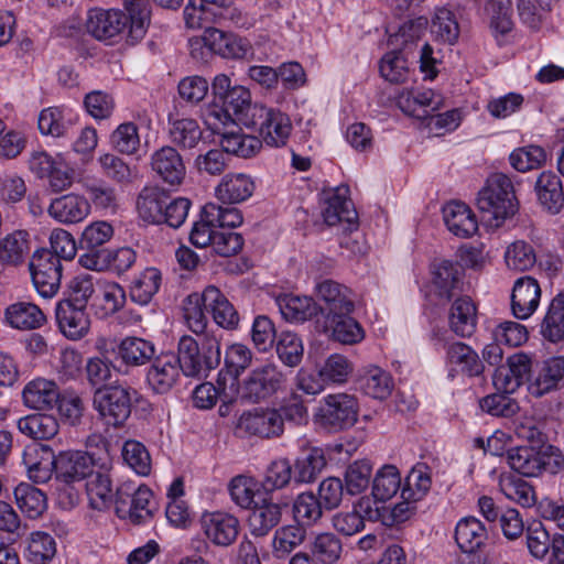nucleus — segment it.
Listing matches in <instances>:
<instances>
[{
  "instance_id": "64",
  "label": "nucleus",
  "mask_w": 564,
  "mask_h": 564,
  "mask_svg": "<svg viewBox=\"0 0 564 564\" xmlns=\"http://www.w3.org/2000/svg\"><path fill=\"white\" fill-rule=\"evenodd\" d=\"M425 465L414 467L405 479V486L401 490V497L406 501L421 500L431 488V477L426 473Z\"/></svg>"
},
{
  "instance_id": "30",
  "label": "nucleus",
  "mask_w": 564,
  "mask_h": 564,
  "mask_svg": "<svg viewBox=\"0 0 564 564\" xmlns=\"http://www.w3.org/2000/svg\"><path fill=\"white\" fill-rule=\"evenodd\" d=\"M253 354L242 344H232L227 347L224 357V369L217 378L218 388L225 390L226 376L231 378V386L237 384L239 376L251 365Z\"/></svg>"
},
{
  "instance_id": "32",
  "label": "nucleus",
  "mask_w": 564,
  "mask_h": 564,
  "mask_svg": "<svg viewBox=\"0 0 564 564\" xmlns=\"http://www.w3.org/2000/svg\"><path fill=\"white\" fill-rule=\"evenodd\" d=\"M275 302L283 318L291 323H304L319 313V306L308 296L283 294Z\"/></svg>"
},
{
  "instance_id": "21",
  "label": "nucleus",
  "mask_w": 564,
  "mask_h": 564,
  "mask_svg": "<svg viewBox=\"0 0 564 564\" xmlns=\"http://www.w3.org/2000/svg\"><path fill=\"white\" fill-rule=\"evenodd\" d=\"M206 536L216 545L228 546L232 544L239 533V520L232 514L214 512L205 514L202 520Z\"/></svg>"
},
{
  "instance_id": "18",
  "label": "nucleus",
  "mask_w": 564,
  "mask_h": 564,
  "mask_svg": "<svg viewBox=\"0 0 564 564\" xmlns=\"http://www.w3.org/2000/svg\"><path fill=\"white\" fill-rule=\"evenodd\" d=\"M181 368L174 354H161L151 360L147 382L155 393L169 392L180 378Z\"/></svg>"
},
{
  "instance_id": "53",
  "label": "nucleus",
  "mask_w": 564,
  "mask_h": 564,
  "mask_svg": "<svg viewBox=\"0 0 564 564\" xmlns=\"http://www.w3.org/2000/svg\"><path fill=\"white\" fill-rule=\"evenodd\" d=\"M372 465L368 459H358L348 465L345 471V490L350 496L360 495L370 484Z\"/></svg>"
},
{
  "instance_id": "35",
  "label": "nucleus",
  "mask_w": 564,
  "mask_h": 564,
  "mask_svg": "<svg viewBox=\"0 0 564 564\" xmlns=\"http://www.w3.org/2000/svg\"><path fill=\"white\" fill-rule=\"evenodd\" d=\"M23 403L34 410L53 409L59 400L58 387L45 379L29 382L22 392Z\"/></svg>"
},
{
  "instance_id": "46",
  "label": "nucleus",
  "mask_w": 564,
  "mask_h": 564,
  "mask_svg": "<svg viewBox=\"0 0 564 564\" xmlns=\"http://www.w3.org/2000/svg\"><path fill=\"white\" fill-rule=\"evenodd\" d=\"M86 490L93 509L105 510L112 505L111 479L107 473L94 469L93 476H88Z\"/></svg>"
},
{
  "instance_id": "57",
  "label": "nucleus",
  "mask_w": 564,
  "mask_h": 564,
  "mask_svg": "<svg viewBox=\"0 0 564 564\" xmlns=\"http://www.w3.org/2000/svg\"><path fill=\"white\" fill-rule=\"evenodd\" d=\"M56 553L54 538L45 532H34L29 540L25 556L33 564H47Z\"/></svg>"
},
{
  "instance_id": "45",
  "label": "nucleus",
  "mask_w": 564,
  "mask_h": 564,
  "mask_svg": "<svg viewBox=\"0 0 564 564\" xmlns=\"http://www.w3.org/2000/svg\"><path fill=\"white\" fill-rule=\"evenodd\" d=\"M14 498L20 510L31 519L42 516L47 507L45 494L28 482L15 487Z\"/></svg>"
},
{
  "instance_id": "27",
  "label": "nucleus",
  "mask_w": 564,
  "mask_h": 564,
  "mask_svg": "<svg viewBox=\"0 0 564 564\" xmlns=\"http://www.w3.org/2000/svg\"><path fill=\"white\" fill-rule=\"evenodd\" d=\"M357 384L366 395L377 400L389 398L394 388L392 376L375 365L362 367L358 371Z\"/></svg>"
},
{
  "instance_id": "44",
  "label": "nucleus",
  "mask_w": 564,
  "mask_h": 564,
  "mask_svg": "<svg viewBox=\"0 0 564 564\" xmlns=\"http://www.w3.org/2000/svg\"><path fill=\"white\" fill-rule=\"evenodd\" d=\"M446 356L452 365L458 366L460 371L470 376H480L485 366L479 356L468 345L456 341L447 346Z\"/></svg>"
},
{
  "instance_id": "26",
  "label": "nucleus",
  "mask_w": 564,
  "mask_h": 564,
  "mask_svg": "<svg viewBox=\"0 0 564 564\" xmlns=\"http://www.w3.org/2000/svg\"><path fill=\"white\" fill-rule=\"evenodd\" d=\"M205 308L214 322L225 329H235L239 324V314L227 296L215 285L205 288Z\"/></svg>"
},
{
  "instance_id": "48",
  "label": "nucleus",
  "mask_w": 564,
  "mask_h": 564,
  "mask_svg": "<svg viewBox=\"0 0 564 564\" xmlns=\"http://www.w3.org/2000/svg\"><path fill=\"white\" fill-rule=\"evenodd\" d=\"M542 336L551 343L564 339V294L555 296L541 324Z\"/></svg>"
},
{
  "instance_id": "28",
  "label": "nucleus",
  "mask_w": 564,
  "mask_h": 564,
  "mask_svg": "<svg viewBox=\"0 0 564 564\" xmlns=\"http://www.w3.org/2000/svg\"><path fill=\"white\" fill-rule=\"evenodd\" d=\"M352 313H343L325 316L323 330L333 340L344 345H355L365 337L361 325L351 316Z\"/></svg>"
},
{
  "instance_id": "36",
  "label": "nucleus",
  "mask_w": 564,
  "mask_h": 564,
  "mask_svg": "<svg viewBox=\"0 0 564 564\" xmlns=\"http://www.w3.org/2000/svg\"><path fill=\"white\" fill-rule=\"evenodd\" d=\"M117 356L127 367H141L155 357V346L140 337H126L118 345Z\"/></svg>"
},
{
  "instance_id": "38",
  "label": "nucleus",
  "mask_w": 564,
  "mask_h": 564,
  "mask_svg": "<svg viewBox=\"0 0 564 564\" xmlns=\"http://www.w3.org/2000/svg\"><path fill=\"white\" fill-rule=\"evenodd\" d=\"M254 182L243 173L226 175L216 188L217 197L229 204L241 203L254 192Z\"/></svg>"
},
{
  "instance_id": "23",
  "label": "nucleus",
  "mask_w": 564,
  "mask_h": 564,
  "mask_svg": "<svg viewBox=\"0 0 564 564\" xmlns=\"http://www.w3.org/2000/svg\"><path fill=\"white\" fill-rule=\"evenodd\" d=\"M55 315L61 332L69 339H80L89 330L90 319L86 313V307L59 301Z\"/></svg>"
},
{
  "instance_id": "41",
  "label": "nucleus",
  "mask_w": 564,
  "mask_h": 564,
  "mask_svg": "<svg viewBox=\"0 0 564 564\" xmlns=\"http://www.w3.org/2000/svg\"><path fill=\"white\" fill-rule=\"evenodd\" d=\"M451 329L460 337H469L476 328V306L469 297H458L449 312Z\"/></svg>"
},
{
  "instance_id": "61",
  "label": "nucleus",
  "mask_w": 564,
  "mask_h": 564,
  "mask_svg": "<svg viewBox=\"0 0 564 564\" xmlns=\"http://www.w3.org/2000/svg\"><path fill=\"white\" fill-rule=\"evenodd\" d=\"M275 349L280 360L289 367H295L302 361L304 347L295 333L282 332L278 336Z\"/></svg>"
},
{
  "instance_id": "13",
  "label": "nucleus",
  "mask_w": 564,
  "mask_h": 564,
  "mask_svg": "<svg viewBox=\"0 0 564 564\" xmlns=\"http://www.w3.org/2000/svg\"><path fill=\"white\" fill-rule=\"evenodd\" d=\"M55 480L72 485L93 476L97 462L88 452L63 451L54 457Z\"/></svg>"
},
{
  "instance_id": "4",
  "label": "nucleus",
  "mask_w": 564,
  "mask_h": 564,
  "mask_svg": "<svg viewBox=\"0 0 564 564\" xmlns=\"http://www.w3.org/2000/svg\"><path fill=\"white\" fill-rule=\"evenodd\" d=\"M425 17L410 20L399 26L398 32L389 36V44L394 50L387 53L380 62L379 70L381 76L393 84L404 83L409 75V67L403 52L417 40L422 31L427 26Z\"/></svg>"
},
{
  "instance_id": "19",
  "label": "nucleus",
  "mask_w": 564,
  "mask_h": 564,
  "mask_svg": "<svg viewBox=\"0 0 564 564\" xmlns=\"http://www.w3.org/2000/svg\"><path fill=\"white\" fill-rule=\"evenodd\" d=\"M541 289L536 280L531 276L518 279L511 294V310L519 319L529 318L538 308Z\"/></svg>"
},
{
  "instance_id": "12",
  "label": "nucleus",
  "mask_w": 564,
  "mask_h": 564,
  "mask_svg": "<svg viewBox=\"0 0 564 564\" xmlns=\"http://www.w3.org/2000/svg\"><path fill=\"white\" fill-rule=\"evenodd\" d=\"M33 285L44 299L53 297L59 290L62 279V262L51 250L36 251L30 262Z\"/></svg>"
},
{
  "instance_id": "15",
  "label": "nucleus",
  "mask_w": 564,
  "mask_h": 564,
  "mask_svg": "<svg viewBox=\"0 0 564 564\" xmlns=\"http://www.w3.org/2000/svg\"><path fill=\"white\" fill-rule=\"evenodd\" d=\"M238 429L249 435L276 437L283 433L284 419L275 409H256L242 413L238 421Z\"/></svg>"
},
{
  "instance_id": "37",
  "label": "nucleus",
  "mask_w": 564,
  "mask_h": 564,
  "mask_svg": "<svg viewBox=\"0 0 564 564\" xmlns=\"http://www.w3.org/2000/svg\"><path fill=\"white\" fill-rule=\"evenodd\" d=\"M167 193L159 186H147L138 195L137 210L139 217L149 224H162Z\"/></svg>"
},
{
  "instance_id": "7",
  "label": "nucleus",
  "mask_w": 564,
  "mask_h": 564,
  "mask_svg": "<svg viewBox=\"0 0 564 564\" xmlns=\"http://www.w3.org/2000/svg\"><path fill=\"white\" fill-rule=\"evenodd\" d=\"M243 121L245 127L258 132L270 147L285 145L292 131L291 120L285 113L263 105H256Z\"/></svg>"
},
{
  "instance_id": "39",
  "label": "nucleus",
  "mask_w": 564,
  "mask_h": 564,
  "mask_svg": "<svg viewBox=\"0 0 564 564\" xmlns=\"http://www.w3.org/2000/svg\"><path fill=\"white\" fill-rule=\"evenodd\" d=\"M19 432L32 440H51L59 430L58 421L54 415L34 413L20 417L17 421Z\"/></svg>"
},
{
  "instance_id": "47",
  "label": "nucleus",
  "mask_w": 564,
  "mask_h": 564,
  "mask_svg": "<svg viewBox=\"0 0 564 564\" xmlns=\"http://www.w3.org/2000/svg\"><path fill=\"white\" fill-rule=\"evenodd\" d=\"M431 34L435 42L455 44L459 36V24L455 14L445 8L437 9L431 21Z\"/></svg>"
},
{
  "instance_id": "42",
  "label": "nucleus",
  "mask_w": 564,
  "mask_h": 564,
  "mask_svg": "<svg viewBox=\"0 0 564 564\" xmlns=\"http://www.w3.org/2000/svg\"><path fill=\"white\" fill-rule=\"evenodd\" d=\"M169 135L173 144L182 150H192L197 147L203 137L198 122L192 118L169 120Z\"/></svg>"
},
{
  "instance_id": "43",
  "label": "nucleus",
  "mask_w": 564,
  "mask_h": 564,
  "mask_svg": "<svg viewBox=\"0 0 564 564\" xmlns=\"http://www.w3.org/2000/svg\"><path fill=\"white\" fill-rule=\"evenodd\" d=\"M30 235L25 230H15L0 240V261L19 265L30 253Z\"/></svg>"
},
{
  "instance_id": "5",
  "label": "nucleus",
  "mask_w": 564,
  "mask_h": 564,
  "mask_svg": "<svg viewBox=\"0 0 564 564\" xmlns=\"http://www.w3.org/2000/svg\"><path fill=\"white\" fill-rule=\"evenodd\" d=\"M210 87L214 106L219 107L212 115L223 122L237 120L245 126V116H249L257 105L251 104L249 89L239 85L231 86L230 78L225 74L215 76Z\"/></svg>"
},
{
  "instance_id": "2",
  "label": "nucleus",
  "mask_w": 564,
  "mask_h": 564,
  "mask_svg": "<svg viewBox=\"0 0 564 564\" xmlns=\"http://www.w3.org/2000/svg\"><path fill=\"white\" fill-rule=\"evenodd\" d=\"M220 340L214 334L184 335L177 344L178 367L185 377L206 379L221 360Z\"/></svg>"
},
{
  "instance_id": "11",
  "label": "nucleus",
  "mask_w": 564,
  "mask_h": 564,
  "mask_svg": "<svg viewBox=\"0 0 564 564\" xmlns=\"http://www.w3.org/2000/svg\"><path fill=\"white\" fill-rule=\"evenodd\" d=\"M316 416L319 424L328 430L348 429L357 422V399L347 393L328 394L321 401Z\"/></svg>"
},
{
  "instance_id": "1",
  "label": "nucleus",
  "mask_w": 564,
  "mask_h": 564,
  "mask_svg": "<svg viewBox=\"0 0 564 564\" xmlns=\"http://www.w3.org/2000/svg\"><path fill=\"white\" fill-rule=\"evenodd\" d=\"M128 14L120 10L94 9L88 12L86 30L98 41L111 42L129 25L128 36L132 43L143 39L150 23V7L147 0H124Z\"/></svg>"
},
{
  "instance_id": "3",
  "label": "nucleus",
  "mask_w": 564,
  "mask_h": 564,
  "mask_svg": "<svg viewBox=\"0 0 564 564\" xmlns=\"http://www.w3.org/2000/svg\"><path fill=\"white\" fill-rule=\"evenodd\" d=\"M476 205L491 226H501L519 208L511 180L502 173L491 174L478 192Z\"/></svg>"
},
{
  "instance_id": "17",
  "label": "nucleus",
  "mask_w": 564,
  "mask_h": 564,
  "mask_svg": "<svg viewBox=\"0 0 564 564\" xmlns=\"http://www.w3.org/2000/svg\"><path fill=\"white\" fill-rule=\"evenodd\" d=\"M151 169L170 186H178L185 178L184 161L174 147L164 145L151 155Z\"/></svg>"
},
{
  "instance_id": "40",
  "label": "nucleus",
  "mask_w": 564,
  "mask_h": 564,
  "mask_svg": "<svg viewBox=\"0 0 564 564\" xmlns=\"http://www.w3.org/2000/svg\"><path fill=\"white\" fill-rule=\"evenodd\" d=\"M6 319L13 328L29 330L41 327L46 317L37 305L19 302L6 310Z\"/></svg>"
},
{
  "instance_id": "62",
  "label": "nucleus",
  "mask_w": 564,
  "mask_h": 564,
  "mask_svg": "<svg viewBox=\"0 0 564 564\" xmlns=\"http://www.w3.org/2000/svg\"><path fill=\"white\" fill-rule=\"evenodd\" d=\"M110 144L121 154H134L140 148V135L134 122L119 124L110 135Z\"/></svg>"
},
{
  "instance_id": "29",
  "label": "nucleus",
  "mask_w": 564,
  "mask_h": 564,
  "mask_svg": "<svg viewBox=\"0 0 564 564\" xmlns=\"http://www.w3.org/2000/svg\"><path fill=\"white\" fill-rule=\"evenodd\" d=\"M288 507L286 502H274L272 499H263L253 508L249 516L250 533L253 536H264L282 520V511Z\"/></svg>"
},
{
  "instance_id": "24",
  "label": "nucleus",
  "mask_w": 564,
  "mask_h": 564,
  "mask_svg": "<svg viewBox=\"0 0 564 564\" xmlns=\"http://www.w3.org/2000/svg\"><path fill=\"white\" fill-rule=\"evenodd\" d=\"M538 202L550 215H557L564 207L563 184L555 173L542 172L534 185Z\"/></svg>"
},
{
  "instance_id": "55",
  "label": "nucleus",
  "mask_w": 564,
  "mask_h": 564,
  "mask_svg": "<svg viewBox=\"0 0 564 564\" xmlns=\"http://www.w3.org/2000/svg\"><path fill=\"white\" fill-rule=\"evenodd\" d=\"M205 290L199 293H192L184 300V318L189 329L198 335L206 334L204 330L207 325L206 308H205Z\"/></svg>"
},
{
  "instance_id": "16",
  "label": "nucleus",
  "mask_w": 564,
  "mask_h": 564,
  "mask_svg": "<svg viewBox=\"0 0 564 564\" xmlns=\"http://www.w3.org/2000/svg\"><path fill=\"white\" fill-rule=\"evenodd\" d=\"M317 296L323 302L319 313L332 316L355 311V296L350 289L333 280H325L317 284Z\"/></svg>"
},
{
  "instance_id": "58",
  "label": "nucleus",
  "mask_w": 564,
  "mask_h": 564,
  "mask_svg": "<svg viewBox=\"0 0 564 564\" xmlns=\"http://www.w3.org/2000/svg\"><path fill=\"white\" fill-rule=\"evenodd\" d=\"M306 531L300 524L285 525L274 533L272 546L276 557H284L294 549L301 545L305 539Z\"/></svg>"
},
{
  "instance_id": "14",
  "label": "nucleus",
  "mask_w": 564,
  "mask_h": 564,
  "mask_svg": "<svg viewBox=\"0 0 564 564\" xmlns=\"http://www.w3.org/2000/svg\"><path fill=\"white\" fill-rule=\"evenodd\" d=\"M348 187L339 186L334 191H324L323 199L325 207L323 217L328 226L346 224L345 231H352L357 228L358 215L352 202L347 198Z\"/></svg>"
},
{
  "instance_id": "50",
  "label": "nucleus",
  "mask_w": 564,
  "mask_h": 564,
  "mask_svg": "<svg viewBox=\"0 0 564 564\" xmlns=\"http://www.w3.org/2000/svg\"><path fill=\"white\" fill-rule=\"evenodd\" d=\"M401 476L394 465L382 466L372 480V496L377 501H388L400 489Z\"/></svg>"
},
{
  "instance_id": "52",
  "label": "nucleus",
  "mask_w": 564,
  "mask_h": 564,
  "mask_svg": "<svg viewBox=\"0 0 564 564\" xmlns=\"http://www.w3.org/2000/svg\"><path fill=\"white\" fill-rule=\"evenodd\" d=\"M161 281L162 275L156 268H147L131 285V300L141 305L148 304L159 291Z\"/></svg>"
},
{
  "instance_id": "22",
  "label": "nucleus",
  "mask_w": 564,
  "mask_h": 564,
  "mask_svg": "<svg viewBox=\"0 0 564 564\" xmlns=\"http://www.w3.org/2000/svg\"><path fill=\"white\" fill-rule=\"evenodd\" d=\"M53 449L45 444L28 447L22 455L29 478L34 482L44 484L55 476Z\"/></svg>"
},
{
  "instance_id": "54",
  "label": "nucleus",
  "mask_w": 564,
  "mask_h": 564,
  "mask_svg": "<svg viewBox=\"0 0 564 564\" xmlns=\"http://www.w3.org/2000/svg\"><path fill=\"white\" fill-rule=\"evenodd\" d=\"M314 560L322 564L336 563L341 554L340 539L330 532L319 533L314 538L311 546Z\"/></svg>"
},
{
  "instance_id": "31",
  "label": "nucleus",
  "mask_w": 564,
  "mask_h": 564,
  "mask_svg": "<svg viewBox=\"0 0 564 564\" xmlns=\"http://www.w3.org/2000/svg\"><path fill=\"white\" fill-rule=\"evenodd\" d=\"M487 539L488 531L485 524L476 517H465L457 522L455 541L464 553H475L485 545Z\"/></svg>"
},
{
  "instance_id": "34",
  "label": "nucleus",
  "mask_w": 564,
  "mask_h": 564,
  "mask_svg": "<svg viewBox=\"0 0 564 564\" xmlns=\"http://www.w3.org/2000/svg\"><path fill=\"white\" fill-rule=\"evenodd\" d=\"M462 268L449 260L433 264V284L436 295L449 301L460 291Z\"/></svg>"
},
{
  "instance_id": "9",
  "label": "nucleus",
  "mask_w": 564,
  "mask_h": 564,
  "mask_svg": "<svg viewBox=\"0 0 564 564\" xmlns=\"http://www.w3.org/2000/svg\"><path fill=\"white\" fill-rule=\"evenodd\" d=\"M284 373L274 364H264L252 369L240 384L241 398L258 403L268 400L285 384Z\"/></svg>"
},
{
  "instance_id": "59",
  "label": "nucleus",
  "mask_w": 564,
  "mask_h": 564,
  "mask_svg": "<svg viewBox=\"0 0 564 564\" xmlns=\"http://www.w3.org/2000/svg\"><path fill=\"white\" fill-rule=\"evenodd\" d=\"M221 149L229 156L236 154L242 158H249L256 154L262 147V141L257 137H250L239 133H224L221 137Z\"/></svg>"
},
{
  "instance_id": "25",
  "label": "nucleus",
  "mask_w": 564,
  "mask_h": 564,
  "mask_svg": "<svg viewBox=\"0 0 564 564\" xmlns=\"http://www.w3.org/2000/svg\"><path fill=\"white\" fill-rule=\"evenodd\" d=\"M47 212L58 223L70 225L83 221L89 215L90 205L80 195L67 194L53 199Z\"/></svg>"
},
{
  "instance_id": "63",
  "label": "nucleus",
  "mask_w": 564,
  "mask_h": 564,
  "mask_svg": "<svg viewBox=\"0 0 564 564\" xmlns=\"http://www.w3.org/2000/svg\"><path fill=\"white\" fill-rule=\"evenodd\" d=\"M293 475V466L286 458L273 460L267 468L261 486L265 492L286 487Z\"/></svg>"
},
{
  "instance_id": "60",
  "label": "nucleus",
  "mask_w": 564,
  "mask_h": 564,
  "mask_svg": "<svg viewBox=\"0 0 564 564\" xmlns=\"http://www.w3.org/2000/svg\"><path fill=\"white\" fill-rule=\"evenodd\" d=\"M37 124L42 134L61 138L67 133L72 120L65 117L61 108L50 107L40 112Z\"/></svg>"
},
{
  "instance_id": "10",
  "label": "nucleus",
  "mask_w": 564,
  "mask_h": 564,
  "mask_svg": "<svg viewBox=\"0 0 564 564\" xmlns=\"http://www.w3.org/2000/svg\"><path fill=\"white\" fill-rule=\"evenodd\" d=\"M134 390L122 386L97 388L94 393V408L112 426H121L131 414V394Z\"/></svg>"
},
{
  "instance_id": "20",
  "label": "nucleus",
  "mask_w": 564,
  "mask_h": 564,
  "mask_svg": "<svg viewBox=\"0 0 564 564\" xmlns=\"http://www.w3.org/2000/svg\"><path fill=\"white\" fill-rule=\"evenodd\" d=\"M564 387V357H552L536 366L535 376L529 390L535 397H542Z\"/></svg>"
},
{
  "instance_id": "8",
  "label": "nucleus",
  "mask_w": 564,
  "mask_h": 564,
  "mask_svg": "<svg viewBox=\"0 0 564 564\" xmlns=\"http://www.w3.org/2000/svg\"><path fill=\"white\" fill-rule=\"evenodd\" d=\"M112 236L113 228L107 221H95L87 226L78 242L79 264L88 270L104 271L108 250L104 245Z\"/></svg>"
},
{
  "instance_id": "6",
  "label": "nucleus",
  "mask_w": 564,
  "mask_h": 564,
  "mask_svg": "<svg viewBox=\"0 0 564 564\" xmlns=\"http://www.w3.org/2000/svg\"><path fill=\"white\" fill-rule=\"evenodd\" d=\"M510 467L527 477H536L546 471L557 474L564 468V456L555 446L543 448L518 446L507 453Z\"/></svg>"
},
{
  "instance_id": "56",
  "label": "nucleus",
  "mask_w": 564,
  "mask_h": 564,
  "mask_svg": "<svg viewBox=\"0 0 564 564\" xmlns=\"http://www.w3.org/2000/svg\"><path fill=\"white\" fill-rule=\"evenodd\" d=\"M485 12L489 19L492 31L506 34L512 30V2L511 0H488Z\"/></svg>"
},
{
  "instance_id": "49",
  "label": "nucleus",
  "mask_w": 564,
  "mask_h": 564,
  "mask_svg": "<svg viewBox=\"0 0 564 564\" xmlns=\"http://www.w3.org/2000/svg\"><path fill=\"white\" fill-rule=\"evenodd\" d=\"M326 467L323 449L312 448L299 457L294 464V480L296 482H313Z\"/></svg>"
},
{
  "instance_id": "51",
  "label": "nucleus",
  "mask_w": 564,
  "mask_h": 564,
  "mask_svg": "<svg viewBox=\"0 0 564 564\" xmlns=\"http://www.w3.org/2000/svg\"><path fill=\"white\" fill-rule=\"evenodd\" d=\"M324 509L312 491L300 494L293 502L294 518L301 527L315 524L322 519Z\"/></svg>"
},
{
  "instance_id": "33",
  "label": "nucleus",
  "mask_w": 564,
  "mask_h": 564,
  "mask_svg": "<svg viewBox=\"0 0 564 564\" xmlns=\"http://www.w3.org/2000/svg\"><path fill=\"white\" fill-rule=\"evenodd\" d=\"M443 218L448 230L460 238L471 237L478 230V224L470 208L460 202L447 204Z\"/></svg>"
}]
</instances>
